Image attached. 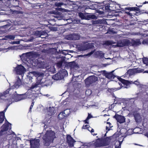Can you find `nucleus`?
Wrapping results in <instances>:
<instances>
[{
	"mask_svg": "<svg viewBox=\"0 0 148 148\" xmlns=\"http://www.w3.org/2000/svg\"><path fill=\"white\" fill-rule=\"evenodd\" d=\"M55 134V133L52 130L46 132L42 138L45 145L48 146L50 143H53L54 138H56Z\"/></svg>",
	"mask_w": 148,
	"mask_h": 148,
	"instance_id": "nucleus-1",
	"label": "nucleus"
},
{
	"mask_svg": "<svg viewBox=\"0 0 148 148\" xmlns=\"http://www.w3.org/2000/svg\"><path fill=\"white\" fill-rule=\"evenodd\" d=\"M32 92L27 91L25 93L22 94L14 95L12 97V99L15 102H17L21 100L31 98L30 96L32 95Z\"/></svg>",
	"mask_w": 148,
	"mask_h": 148,
	"instance_id": "nucleus-2",
	"label": "nucleus"
},
{
	"mask_svg": "<svg viewBox=\"0 0 148 148\" xmlns=\"http://www.w3.org/2000/svg\"><path fill=\"white\" fill-rule=\"evenodd\" d=\"M98 79L97 77L94 75L90 76L85 79V84L87 86H89L97 81Z\"/></svg>",
	"mask_w": 148,
	"mask_h": 148,
	"instance_id": "nucleus-3",
	"label": "nucleus"
},
{
	"mask_svg": "<svg viewBox=\"0 0 148 148\" xmlns=\"http://www.w3.org/2000/svg\"><path fill=\"white\" fill-rule=\"evenodd\" d=\"M80 36L79 34H73L66 36V38L69 40H79L80 38Z\"/></svg>",
	"mask_w": 148,
	"mask_h": 148,
	"instance_id": "nucleus-4",
	"label": "nucleus"
},
{
	"mask_svg": "<svg viewBox=\"0 0 148 148\" xmlns=\"http://www.w3.org/2000/svg\"><path fill=\"white\" fill-rule=\"evenodd\" d=\"M142 4L141 5H140L139 6L137 5H136V6L138 7H126L125 8V10H129L130 11H138V12H136L135 14H136V15H138L141 14V12L140 11V9L139 8L142 7Z\"/></svg>",
	"mask_w": 148,
	"mask_h": 148,
	"instance_id": "nucleus-5",
	"label": "nucleus"
},
{
	"mask_svg": "<svg viewBox=\"0 0 148 148\" xmlns=\"http://www.w3.org/2000/svg\"><path fill=\"white\" fill-rule=\"evenodd\" d=\"M14 69L17 74L22 75L24 73L25 69L23 66L20 65H18Z\"/></svg>",
	"mask_w": 148,
	"mask_h": 148,
	"instance_id": "nucleus-6",
	"label": "nucleus"
},
{
	"mask_svg": "<svg viewBox=\"0 0 148 148\" xmlns=\"http://www.w3.org/2000/svg\"><path fill=\"white\" fill-rule=\"evenodd\" d=\"M101 72L102 74L109 79H113L115 77V75L113 74V71L110 73L108 72L105 70L102 71Z\"/></svg>",
	"mask_w": 148,
	"mask_h": 148,
	"instance_id": "nucleus-7",
	"label": "nucleus"
},
{
	"mask_svg": "<svg viewBox=\"0 0 148 148\" xmlns=\"http://www.w3.org/2000/svg\"><path fill=\"white\" fill-rule=\"evenodd\" d=\"M103 147L106 146L110 144L111 139L110 137H107L105 138H100Z\"/></svg>",
	"mask_w": 148,
	"mask_h": 148,
	"instance_id": "nucleus-8",
	"label": "nucleus"
},
{
	"mask_svg": "<svg viewBox=\"0 0 148 148\" xmlns=\"http://www.w3.org/2000/svg\"><path fill=\"white\" fill-rule=\"evenodd\" d=\"M39 139L30 140V143L31 148H38L39 146Z\"/></svg>",
	"mask_w": 148,
	"mask_h": 148,
	"instance_id": "nucleus-9",
	"label": "nucleus"
},
{
	"mask_svg": "<svg viewBox=\"0 0 148 148\" xmlns=\"http://www.w3.org/2000/svg\"><path fill=\"white\" fill-rule=\"evenodd\" d=\"M66 140L69 146L71 147L74 146V143L76 142L70 135H68L67 136Z\"/></svg>",
	"mask_w": 148,
	"mask_h": 148,
	"instance_id": "nucleus-10",
	"label": "nucleus"
},
{
	"mask_svg": "<svg viewBox=\"0 0 148 148\" xmlns=\"http://www.w3.org/2000/svg\"><path fill=\"white\" fill-rule=\"evenodd\" d=\"M114 118L117 121L120 123H124L125 122V117L121 115L116 114L114 116Z\"/></svg>",
	"mask_w": 148,
	"mask_h": 148,
	"instance_id": "nucleus-11",
	"label": "nucleus"
},
{
	"mask_svg": "<svg viewBox=\"0 0 148 148\" xmlns=\"http://www.w3.org/2000/svg\"><path fill=\"white\" fill-rule=\"evenodd\" d=\"M101 140L100 138H98L96 139L95 141L94 142H93L91 144L92 146L95 148L103 147Z\"/></svg>",
	"mask_w": 148,
	"mask_h": 148,
	"instance_id": "nucleus-12",
	"label": "nucleus"
},
{
	"mask_svg": "<svg viewBox=\"0 0 148 148\" xmlns=\"http://www.w3.org/2000/svg\"><path fill=\"white\" fill-rule=\"evenodd\" d=\"M21 83L22 82L21 79L19 77H18L14 85L11 86L10 88L12 89L17 88L21 84Z\"/></svg>",
	"mask_w": 148,
	"mask_h": 148,
	"instance_id": "nucleus-13",
	"label": "nucleus"
},
{
	"mask_svg": "<svg viewBox=\"0 0 148 148\" xmlns=\"http://www.w3.org/2000/svg\"><path fill=\"white\" fill-rule=\"evenodd\" d=\"M119 79L120 82L123 84L124 87L125 88H127L130 84V82L129 81L121 77H120Z\"/></svg>",
	"mask_w": 148,
	"mask_h": 148,
	"instance_id": "nucleus-14",
	"label": "nucleus"
},
{
	"mask_svg": "<svg viewBox=\"0 0 148 148\" xmlns=\"http://www.w3.org/2000/svg\"><path fill=\"white\" fill-rule=\"evenodd\" d=\"M11 125V124L8 121H7V123H5L3 124V125L1 126V130L4 131V132H6L7 133V131L9 129V125Z\"/></svg>",
	"mask_w": 148,
	"mask_h": 148,
	"instance_id": "nucleus-15",
	"label": "nucleus"
},
{
	"mask_svg": "<svg viewBox=\"0 0 148 148\" xmlns=\"http://www.w3.org/2000/svg\"><path fill=\"white\" fill-rule=\"evenodd\" d=\"M131 43L132 46H137L141 44V42L140 39L132 40Z\"/></svg>",
	"mask_w": 148,
	"mask_h": 148,
	"instance_id": "nucleus-16",
	"label": "nucleus"
},
{
	"mask_svg": "<svg viewBox=\"0 0 148 148\" xmlns=\"http://www.w3.org/2000/svg\"><path fill=\"white\" fill-rule=\"evenodd\" d=\"M59 72L62 78L67 76L68 75L67 72L65 69H62Z\"/></svg>",
	"mask_w": 148,
	"mask_h": 148,
	"instance_id": "nucleus-17",
	"label": "nucleus"
},
{
	"mask_svg": "<svg viewBox=\"0 0 148 148\" xmlns=\"http://www.w3.org/2000/svg\"><path fill=\"white\" fill-rule=\"evenodd\" d=\"M10 89H12L10 88V87L8 89L5 91H4L2 93H0V98H1L2 97H6L7 94H8L9 93V91Z\"/></svg>",
	"mask_w": 148,
	"mask_h": 148,
	"instance_id": "nucleus-18",
	"label": "nucleus"
},
{
	"mask_svg": "<svg viewBox=\"0 0 148 148\" xmlns=\"http://www.w3.org/2000/svg\"><path fill=\"white\" fill-rule=\"evenodd\" d=\"M40 82L43 86H49L51 84V82L48 79L45 80L44 82L40 81Z\"/></svg>",
	"mask_w": 148,
	"mask_h": 148,
	"instance_id": "nucleus-19",
	"label": "nucleus"
},
{
	"mask_svg": "<svg viewBox=\"0 0 148 148\" xmlns=\"http://www.w3.org/2000/svg\"><path fill=\"white\" fill-rule=\"evenodd\" d=\"M53 78L56 80H59L62 78L59 72L53 76Z\"/></svg>",
	"mask_w": 148,
	"mask_h": 148,
	"instance_id": "nucleus-20",
	"label": "nucleus"
},
{
	"mask_svg": "<svg viewBox=\"0 0 148 148\" xmlns=\"http://www.w3.org/2000/svg\"><path fill=\"white\" fill-rule=\"evenodd\" d=\"M123 45L122 46H129L130 44V41L127 39L124 40L123 41Z\"/></svg>",
	"mask_w": 148,
	"mask_h": 148,
	"instance_id": "nucleus-21",
	"label": "nucleus"
},
{
	"mask_svg": "<svg viewBox=\"0 0 148 148\" xmlns=\"http://www.w3.org/2000/svg\"><path fill=\"white\" fill-rule=\"evenodd\" d=\"M95 55L98 57L103 58L104 56V54L102 51H99L95 52Z\"/></svg>",
	"mask_w": 148,
	"mask_h": 148,
	"instance_id": "nucleus-22",
	"label": "nucleus"
},
{
	"mask_svg": "<svg viewBox=\"0 0 148 148\" xmlns=\"http://www.w3.org/2000/svg\"><path fill=\"white\" fill-rule=\"evenodd\" d=\"M5 114L2 112H0V123H2L4 120Z\"/></svg>",
	"mask_w": 148,
	"mask_h": 148,
	"instance_id": "nucleus-23",
	"label": "nucleus"
},
{
	"mask_svg": "<svg viewBox=\"0 0 148 148\" xmlns=\"http://www.w3.org/2000/svg\"><path fill=\"white\" fill-rule=\"evenodd\" d=\"M100 8H99V9L102 8H101V6H99ZM97 8H99V6L96 4H92V5H90L89 7V8L90 9H92V10H96V9H97Z\"/></svg>",
	"mask_w": 148,
	"mask_h": 148,
	"instance_id": "nucleus-24",
	"label": "nucleus"
},
{
	"mask_svg": "<svg viewBox=\"0 0 148 148\" xmlns=\"http://www.w3.org/2000/svg\"><path fill=\"white\" fill-rule=\"evenodd\" d=\"M10 135V134H8L6 132L1 130L0 131V137L2 136H6L8 135Z\"/></svg>",
	"mask_w": 148,
	"mask_h": 148,
	"instance_id": "nucleus-25",
	"label": "nucleus"
},
{
	"mask_svg": "<svg viewBox=\"0 0 148 148\" xmlns=\"http://www.w3.org/2000/svg\"><path fill=\"white\" fill-rule=\"evenodd\" d=\"M133 70L134 72L135 73H143L144 71L143 69H141L140 68H139L134 69Z\"/></svg>",
	"mask_w": 148,
	"mask_h": 148,
	"instance_id": "nucleus-26",
	"label": "nucleus"
},
{
	"mask_svg": "<svg viewBox=\"0 0 148 148\" xmlns=\"http://www.w3.org/2000/svg\"><path fill=\"white\" fill-rule=\"evenodd\" d=\"M15 36L14 35L9 34L6 36L5 37L6 38L8 39H10L12 40H14L15 38Z\"/></svg>",
	"mask_w": 148,
	"mask_h": 148,
	"instance_id": "nucleus-27",
	"label": "nucleus"
},
{
	"mask_svg": "<svg viewBox=\"0 0 148 148\" xmlns=\"http://www.w3.org/2000/svg\"><path fill=\"white\" fill-rule=\"evenodd\" d=\"M78 49L81 51H85L87 49L86 46L81 45L80 47H78Z\"/></svg>",
	"mask_w": 148,
	"mask_h": 148,
	"instance_id": "nucleus-28",
	"label": "nucleus"
},
{
	"mask_svg": "<svg viewBox=\"0 0 148 148\" xmlns=\"http://www.w3.org/2000/svg\"><path fill=\"white\" fill-rule=\"evenodd\" d=\"M69 65L71 68H74L76 66V64L74 61L69 62Z\"/></svg>",
	"mask_w": 148,
	"mask_h": 148,
	"instance_id": "nucleus-29",
	"label": "nucleus"
},
{
	"mask_svg": "<svg viewBox=\"0 0 148 148\" xmlns=\"http://www.w3.org/2000/svg\"><path fill=\"white\" fill-rule=\"evenodd\" d=\"M63 62V60H61L57 63V66L59 68H61Z\"/></svg>",
	"mask_w": 148,
	"mask_h": 148,
	"instance_id": "nucleus-30",
	"label": "nucleus"
},
{
	"mask_svg": "<svg viewBox=\"0 0 148 148\" xmlns=\"http://www.w3.org/2000/svg\"><path fill=\"white\" fill-rule=\"evenodd\" d=\"M107 124L108 125V126H107L106 127V130L109 131L110 130V128L112 127V126H111V124L110 122H107Z\"/></svg>",
	"mask_w": 148,
	"mask_h": 148,
	"instance_id": "nucleus-31",
	"label": "nucleus"
},
{
	"mask_svg": "<svg viewBox=\"0 0 148 148\" xmlns=\"http://www.w3.org/2000/svg\"><path fill=\"white\" fill-rule=\"evenodd\" d=\"M114 103L115 104L120 103V102L119 98L115 97V99H114Z\"/></svg>",
	"mask_w": 148,
	"mask_h": 148,
	"instance_id": "nucleus-32",
	"label": "nucleus"
},
{
	"mask_svg": "<svg viewBox=\"0 0 148 148\" xmlns=\"http://www.w3.org/2000/svg\"><path fill=\"white\" fill-rule=\"evenodd\" d=\"M78 14L79 15V16L80 17V18H81L82 19H86V17L85 16L84 14L83 13H82L81 12H80Z\"/></svg>",
	"mask_w": 148,
	"mask_h": 148,
	"instance_id": "nucleus-33",
	"label": "nucleus"
},
{
	"mask_svg": "<svg viewBox=\"0 0 148 148\" xmlns=\"http://www.w3.org/2000/svg\"><path fill=\"white\" fill-rule=\"evenodd\" d=\"M110 7L111 6L110 5V4L108 5H106L105 7V10L108 11L112 10V9H111L110 8Z\"/></svg>",
	"mask_w": 148,
	"mask_h": 148,
	"instance_id": "nucleus-34",
	"label": "nucleus"
},
{
	"mask_svg": "<svg viewBox=\"0 0 148 148\" xmlns=\"http://www.w3.org/2000/svg\"><path fill=\"white\" fill-rule=\"evenodd\" d=\"M38 83H36L32 85V86L30 87V89L31 90H32L34 88L37 87H38Z\"/></svg>",
	"mask_w": 148,
	"mask_h": 148,
	"instance_id": "nucleus-35",
	"label": "nucleus"
},
{
	"mask_svg": "<svg viewBox=\"0 0 148 148\" xmlns=\"http://www.w3.org/2000/svg\"><path fill=\"white\" fill-rule=\"evenodd\" d=\"M142 44L144 45H148V39H145L142 42Z\"/></svg>",
	"mask_w": 148,
	"mask_h": 148,
	"instance_id": "nucleus-36",
	"label": "nucleus"
},
{
	"mask_svg": "<svg viewBox=\"0 0 148 148\" xmlns=\"http://www.w3.org/2000/svg\"><path fill=\"white\" fill-rule=\"evenodd\" d=\"M122 45H123V42H118L116 44V45L115 46V47H124V46H122Z\"/></svg>",
	"mask_w": 148,
	"mask_h": 148,
	"instance_id": "nucleus-37",
	"label": "nucleus"
},
{
	"mask_svg": "<svg viewBox=\"0 0 148 148\" xmlns=\"http://www.w3.org/2000/svg\"><path fill=\"white\" fill-rule=\"evenodd\" d=\"M64 51H66V50H59L58 51V53L60 54H64V55H66L67 54V53L64 52Z\"/></svg>",
	"mask_w": 148,
	"mask_h": 148,
	"instance_id": "nucleus-38",
	"label": "nucleus"
},
{
	"mask_svg": "<svg viewBox=\"0 0 148 148\" xmlns=\"http://www.w3.org/2000/svg\"><path fill=\"white\" fill-rule=\"evenodd\" d=\"M114 43L112 41H106L105 42V44L107 45H112V44H114Z\"/></svg>",
	"mask_w": 148,
	"mask_h": 148,
	"instance_id": "nucleus-39",
	"label": "nucleus"
},
{
	"mask_svg": "<svg viewBox=\"0 0 148 148\" xmlns=\"http://www.w3.org/2000/svg\"><path fill=\"white\" fill-rule=\"evenodd\" d=\"M143 62L144 64L148 65V58H145L143 59Z\"/></svg>",
	"mask_w": 148,
	"mask_h": 148,
	"instance_id": "nucleus-40",
	"label": "nucleus"
},
{
	"mask_svg": "<svg viewBox=\"0 0 148 148\" xmlns=\"http://www.w3.org/2000/svg\"><path fill=\"white\" fill-rule=\"evenodd\" d=\"M41 31H36L35 32V34L36 36L39 37L40 36Z\"/></svg>",
	"mask_w": 148,
	"mask_h": 148,
	"instance_id": "nucleus-41",
	"label": "nucleus"
},
{
	"mask_svg": "<svg viewBox=\"0 0 148 148\" xmlns=\"http://www.w3.org/2000/svg\"><path fill=\"white\" fill-rule=\"evenodd\" d=\"M63 4L62 3H55V5L56 7H60Z\"/></svg>",
	"mask_w": 148,
	"mask_h": 148,
	"instance_id": "nucleus-42",
	"label": "nucleus"
},
{
	"mask_svg": "<svg viewBox=\"0 0 148 148\" xmlns=\"http://www.w3.org/2000/svg\"><path fill=\"white\" fill-rule=\"evenodd\" d=\"M139 117V115L138 114H136L134 115V117L135 121L136 122H138V118Z\"/></svg>",
	"mask_w": 148,
	"mask_h": 148,
	"instance_id": "nucleus-43",
	"label": "nucleus"
},
{
	"mask_svg": "<svg viewBox=\"0 0 148 148\" xmlns=\"http://www.w3.org/2000/svg\"><path fill=\"white\" fill-rule=\"evenodd\" d=\"M41 34H40V36L42 35H47V33L45 31H41Z\"/></svg>",
	"mask_w": 148,
	"mask_h": 148,
	"instance_id": "nucleus-44",
	"label": "nucleus"
},
{
	"mask_svg": "<svg viewBox=\"0 0 148 148\" xmlns=\"http://www.w3.org/2000/svg\"><path fill=\"white\" fill-rule=\"evenodd\" d=\"M10 43L12 44H18L19 43V41H14L13 42H10Z\"/></svg>",
	"mask_w": 148,
	"mask_h": 148,
	"instance_id": "nucleus-45",
	"label": "nucleus"
},
{
	"mask_svg": "<svg viewBox=\"0 0 148 148\" xmlns=\"http://www.w3.org/2000/svg\"><path fill=\"white\" fill-rule=\"evenodd\" d=\"M89 125H83L82 127V128L84 129H88L89 128Z\"/></svg>",
	"mask_w": 148,
	"mask_h": 148,
	"instance_id": "nucleus-46",
	"label": "nucleus"
},
{
	"mask_svg": "<svg viewBox=\"0 0 148 148\" xmlns=\"http://www.w3.org/2000/svg\"><path fill=\"white\" fill-rule=\"evenodd\" d=\"M51 30L53 31H57L58 30V28L56 27H52Z\"/></svg>",
	"mask_w": 148,
	"mask_h": 148,
	"instance_id": "nucleus-47",
	"label": "nucleus"
},
{
	"mask_svg": "<svg viewBox=\"0 0 148 148\" xmlns=\"http://www.w3.org/2000/svg\"><path fill=\"white\" fill-rule=\"evenodd\" d=\"M125 13H126L127 14L129 15L130 16H133V15L132 14H132V13L130 12H125Z\"/></svg>",
	"mask_w": 148,
	"mask_h": 148,
	"instance_id": "nucleus-48",
	"label": "nucleus"
},
{
	"mask_svg": "<svg viewBox=\"0 0 148 148\" xmlns=\"http://www.w3.org/2000/svg\"><path fill=\"white\" fill-rule=\"evenodd\" d=\"M30 75V73L28 74L27 76V77L29 79V80H32V77L31 76H29V75Z\"/></svg>",
	"mask_w": 148,
	"mask_h": 148,
	"instance_id": "nucleus-49",
	"label": "nucleus"
},
{
	"mask_svg": "<svg viewBox=\"0 0 148 148\" xmlns=\"http://www.w3.org/2000/svg\"><path fill=\"white\" fill-rule=\"evenodd\" d=\"M97 12L100 14H102L103 13V11L97 10Z\"/></svg>",
	"mask_w": 148,
	"mask_h": 148,
	"instance_id": "nucleus-50",
	"label": "nucleus"
},
{
	"mask_svg": "<svg viewBox=\"0 0 148 148\" xmlns=\"http://www.w3.org/2000/svg\"><path fill=\"white\" fill-rule=\"evenodd\" d=\"M94 53V51H91L90 52V53H88L86 55L87 56H90L92 54Z\"/></svg>",
	"mask_w": 148,
	"mask_h": 148,
	"instance_id": "nucleus-51",
	"label": "nucleus"
},
{
	"mask_svg": "<svg viewBox=\"0 0 148 148\" xmlns=\"http://www.w3.org/2000/svg\"><path fill=\"white\" fill-rule=\"evenodd\" d=\"M92 117V116L91 115L89 114L87 118V119H90Z\"/></svg>",
	"mask_w": 148,
	"mask_h": 148,
	"instance_id": "nucleus-52",
	"label": "nucleus"
},
{
	"mask_svg": "<svg viewBox=\"0 0 148 148\" xmlns=\"http://www.w3.org/2000/svg\"><path fill=\"white\" fill-rule=\"evenodd\" d=\"M114 103H113L109 107V108L112 109V108H113L114 107Z\"/></svg>",
	"mask_w": 148,
	"mask_h": 148,
	"instance_id": "nucleus-53",
	"label": "nucleus"
},
{
	"mask_svg": "<svg viewBox=\"0 0 148 148\" xmlns=\"http://www.w3.org/2000/svg\"><path fill=\"white\" fill-rule=\"evenodd\" d=\"M34 104V102L33 101L32 102L31 105L30 107H31L32 108L33 107V106Z\"/></svg>",
	"mask_w": 148,
	"mask_h": 148,
	"instance_id": "nucleus-54",
	"label": "nucleus"
},
{
	"mask_svg": "<svg viewBox=\"0 0 148 148\" xmlns=\"http://www.w3.org/2000/svg\"><path fill=\"white\" fill-rule=\"evenodd\" d=\"M56 10H58V11H61L62 9L61 8H56Z\"/></svg>",
	"mask_w": 148,
	"mask_h": 148,
	"instance_id": "nucleus-55",
	"label": "nucleus"
},
{
	"mask_svg": "<svg viewBox=\"0 0 148 148\" xmlns=\"http://www.w3.org/2000/svg\"><path fill=\"white\" fill-rule=\"evenodd\" d=\"M8 107H6V108H5V109L3 111H1V112H3L4 114H5V112H6L7 109Z\"/></svg>",
	"mask_w": 148,
	"mask_h": 148,
	"instance_id": "nucleus-56",
	"label": "nucleus"
},
{
	"mask_svg": "<svg viewBox=\"0 0 148 148\" xmlns=\"http://www.w3.org/2000/svg\"><path fill=\"white\" fill-rule=\"evenodd\" d=\"M88 119H87V118H86V120L84 121V122H85V123H88Z\"/></svg>",
	"mask_w": 148,
	"mask_h": 148,
	"instance_id": "nucleus-57",
	"label": "nucleus"
},
{
	"mask_svg": "<svg viewBox=\"0 0 148 148\" xmlns=\"http://www.w3.org/2000/svg\"><path fill=\"white\" fill-rule=\"evenodd\" d=\"M89 131H90V130L89 129L88 130ZM91 133H92V132H93L94 131V130L92 128L91 130L90 131Z\"/></svg>",
	"mask_w": 148,
	"mask_h": 148,
	"instance_id": "nucleus-58",
	"label": "nucleus"
},
{
	"mask_svg": "<svg viewBox=\"0 0 148 148\" xmlns=\"http://www.w3.org/2000/svg\"><path fill=\"white\" fill-rule=\"evenodd\" d=\"M145 136L148 138V131L145 133Z\"/></svg>",
	"mask_w": 148,
	"mask_h": 148,
	"instance_id": "nucleus-59",
	"label": "nucleus"
},
{
	"mask_svg": "<svg viewBox=\"0 0 148 148\" xmlns=\"http://www.w3.org/2000/svg\"><path fill=\"white\" fill-rule=\"evenodd\" d=\"M138 83H139L137 81H135L134 82V84L136 85H139Z\"/></svg>",
	"mask_w": 148,
	"mask_h": 148,
	"instance_id": "nucleus-60",
	"label": "nucleus"
},
{
	"mask_svg": "<svg viewBox=\"0 0 148 148\" xmlns=\"http://www.w3.org/2000/svg\"><path fill=\"white\" fill-rule=\"evenodd\" d=\"M60 114L58 116V118L60 119H62L63 118H60Z\"/></svg>",
	"mask_w": 148,
	"mask_h": 148,
	"instance_id": "nucleus-61",
	"label": "nucleus"
},
{
	"mask_svg": "<svg viewBox=\"0 0 148 148\" xmlns=\"http://www.w3.org/2000/svg\"><path fill=\"white\" fill-rule=\"evenodd\" d=\"M32 108L31 107H30L29 109V112H31L32 111Z\"/></svg>",
	"mask_w": 148,
	"mask_h": 148,
	"instance_id": "nucleus-62",
	"label": "nucleus"
},
{
	"mask_svg": "<svg viewBox=\"0 0 148 148\" xmlns=\"http://www.w3.org/2000/svg\"><path fill=\"white\" fill-rule=\"evenodd\" d=\"M146 3H148V1H145V2H143V4H145Z\"/></svg>",
	"mask_w": 148,
	"mask_h": 148,
	"instance_id": "nucleus-63",
	"label": "nucleus"
},
{
	"mask_svg": "<svg viewBox=\"0 0 148 148\" xmlns=\"http://www.w3.org/2000/svg\"><path fill=\"white\" fill-rule=\"evenodd\" d=\"M143 73H148V71L147 70V71H143Z\"/></svg>",
	"mask_w": 148,
	"mask_h": 148,
	"instance_id": "nucleus-64",
	"label": "nucleus"
}]
</instances>
